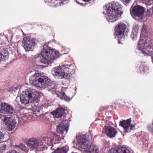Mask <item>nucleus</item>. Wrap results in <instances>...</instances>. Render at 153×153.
<instances>
[{
	"label": "nucleus",
	"mask_w": 153,
	"mask_h": 153,
	"mask_svg": "<svg viewBox=\"0 0 153 153\" xmlns=\"http://www.w3.org/2000/svg\"><path fill=\"white\" fill-rule=\"evenodd\" d=\"M103 12L108 22H113L121 17L123 13L121 6L117 2H112L104 7Z\"/></svg>",
	"instance_id": "nucleus-1"
},
{
	"label": "nucleus",
	"mask_w": 153,
	"mask_h": 153,
	"mask_svg": "<svg viewBox=\"0 0 153 153\" xmlns=\"http://www.w3.org/2000/svg\"><path fill=\"white\" fill-rule=\"evenodd\" d=\"M59 51L55 49L51 48L48 46V44H45L39 56V60L42 63L49 65L53 62L54 60L59 57L60 55Z\"/></svg>",
	"instance_id": "nucleus-2"
},
{
	"label": "nucleus",
	"mask_w": 153,
	"mask_h": 153,
	"mask_svg": "<svg viewBox=\"0 0 153 153\" xmlns=\"http://www.w3.org/2000/svg\"><path fill=\"white\" fill-rule=\"evenodd\" d=\"M76 146L86 153H98V147L94 144H91L84 134H79L76 136Z\"/></svg>",
	"instance_id": "nucleus-3"
},
{
	"label": "nucleus",
	"mask_w": 153,
	"mask_h": 153,
	"mask_svg": "<svg viewBox=\"0 0 153 153\" xmlns=\"http://www.w3.org/2000/svg\"><path fill=\"white\" fill-rule=\"evenodd\" d=\"M71 65H63L54 67L51 70V74L55 77L70 80L75 73V70L70 68Z\"/></svg>",
	"instance_id": "nucleus-4"
},
{
	"label": "nucleus",
	"mask_w": 153,
	"mask_h": 153,
	"mask_svg": "<svg viewBox=\"0 0 153 153\" xmlns=\"http://www.w3.org/2000/svg\"><path fill=\"white\" fill-rule=\"evenodd\" d=\"M39 94L34 89H27L20 95V99L22 104H26L30 102H33L35 105L38 106Z\"/></svg>",
	"instance_id": "nucleus-5"
},
{
	"label": "nucleus",
	"mask_w": 153,
	"mask_h": 153,
	"mask_svg": "<svg viewBox=\"0 0 153 153\" xmlns=\"http://www.w3.org/2000/svg\"><path fill=\"white\" fill-rule=\"evenodd\" d=\"M39 74L35 73L30 76L29 82L35 87L41 88L43 86L48 87L51 85V80L46 76H39Z\"/></svg>",
	"instance_id": "nucleus-6"
},
{
	"label": "nucleus",
	"mask_w": 153,
	"mask_h": 153,
	"mask_svg": "<svg viewBox=\"0 0 153 153\" xmlns=\"http://www.w3.org/2000/svg\"><path fill=\"white\" fill-rule=\"evenodd\" d=\"M152 42L150 38L148 40H146L143 43L138 44V49L144 56H149V54L146 52V51L149 53V57L152 59L153 63V45H151Z\"/></svg>",
	"instance_id": "nucleus-7"
},
{
	"label": "nucleus",
	"mask_w": 153,
	"mask_h": 153,
	"mask_svg": "<svg viewBox=\"0 0 153 153\" xmlns=\"http://www.w3.org/2000/svg\"><path fill=\"white\" fill-rule=\"evenodd\" d=\"M36 44L35 39L31 38L30 36L24 37L22 42V46L26 51H33Z\"/></svg>",
	"instance_id": "nucleus-8"
},
{
	"label": "nucleus",
	"mask_w": 153,
	"mask_h": 153,
	"mask_svg": "<svg viewBox=\"0 0 153 153\" xmlns=\"http://www.w3.org/2000/svg\"><path fill=\"white\" fill-rule=\"evenodd\" d=\"M145 11V9L143 7L139 5H137L131 7L130 13L132 16L136 20V17L141 18Z\"/></svg>",
	"instance_id": "nucleus-9"
},
{
	"label": "nucleus",
	"mask_w": 153,
	"mask_h": 153,
	"mask_svg": "<svg viewBox=\"0 0 153 153\" xmlns=\"http://www.w3.org/2000/svg\"><path fill=\"white\" fill-rule=\"evenodd\" d=\"M17 111L9 104L0 102V113L5 114H16Z\"/></svg>",
	"instance_id": "nucleus-10"
},
{
	"label": "nucleus",
	"mask_w": 153,
	"mask_h": 153,
	"mask_svg": "<svg viewBox=\"0 0 153 153\" xmlns=\"http://www.w3.org/2000/svg\"><path fill=\"white\" fill-rule=\"evenodd\" d=\"M120 125L124 128L125 132H129L131 130L135 129V123L134 122H132L131 120L129 119L120 121Z\"/></svg>",
	"instance_id": "nucleus-11"
},
{
	"label": "nucleus",
	"mask_w": 153,
	"mask_h": 153,
	"mask_svg": "<svg viewBox=\"0 0 153 153\" xmlns=\"http://www.w3.org/2000/svg\"><path fill=\"white\" fill-rule=\"evenodd\" d=\"M3 121L7 130L9 131L14 130L17 124L16 120L14 118L5 117L3 119Z\"/></svg>",
	"instance_id": "nucleus-12"
},
{
	"label": "nucleus",
	"mask_w": 153,
	"mask_h": 153,
	"mask_svg": "<svg viewBox=\"0 0 153 153\" xmlns=\"http://www.w3.org/2000/svg\"><path fill=\"white\" fill-rule=\"evenodd\" d=\"M126 29L128 30L126 28V25L124 23H122L117 24L115 29L114 34L116 37L118 38H122Z\"/></svg>",
	"instance_id": "nucleus-13"
},
{
	"label": "nucleus",
	"mask_w": 153,
	"mask_h": 153,
	"mask_svg": "<svg viewBox=\"0 0 153 153\" xmlns=\"http://www.w3.org/2000/svg\"><path fill=\"white\" fill-rule=\"evenodd\" d=\"M69 123L66 120H64L62 122L56 125L57 132L61 134H62L64 131L65 132L66 134L68 130Z\"/></svg>",
	"instance_id": "nucleus-14"
},
{
	"label": "nucleus",
	"mask_w": 153,
	"mask_h": 153,
	"mask_svg": "<svg viewBox=\"0 0 153 153\" xmlns=\"http://www.w3.org/2000/svg\"><path fill=\"white\" fill-rule=\"evenodd\" d=\"M42 144L40 142V140L38 139L32 138L29 139L27 142V146L28 147L33 150L37 147L42 148Z\"/></svg>",
	"instance_id": "nucleus-15"
},
{
	"label": "nucleus",
	"mask_w": 153,
	"mask_h": 153,
	"mask_svg": "<svg viewBox=\"0 0 153 153\" xmlns=\"http://www.w3.org/2000/svg\"><path fill=\"white\" fill-rule=\"evenodd\" d=\"M102 132L111 138L114 137L117 133V130L110 126H104L103 128Z\"/></svg>",
	"instance_id": "nucleus-16"
},
{
	"label": "nucleus",
	"mask_w": 153,
	"mask_h": 153,
	"mask_svg": "<svg viewBox=\"0 0 153 153\" xmlns=\"http://www.w3.org/2000/svg\"><path fill=\"white\" fill-rule=\"evenodd\" d=\"M53 141V137L50 135L43 137L42 140H40V142L42 144V148H46L48 146L52 144Z\"/></svg>",
	"instance_id": "nucleus-17"
},
{
	"label": "nucleus",
	"mask_w": 153,
	"mask_h": 153,
	"mask_svg": "<svg viewBox=\"0 0 153 153\" xmlns=\"http://www.w3.org/2000/svg\"><path fill=\"white\" fill-rule=\"evenodd\" d=\"M148 32L146 30V26H143L140 35V41L138 43H139V45L145 41L146 40H148L149 38H148L147 35H148Z\"/></svg>",
	"instance_id": "nucleus-18"
},
{
	"label": "nucleus",
	"mask_w": 153,
	"mask_h": 153,
	"mask_svg": "<svg viewBox=\"0 0 153 153\" xmlns=\"http://www.w3.org/2000/svg\"><path fill=\"white\" fill-rule=\"evenodd\" d=\"M108 153H131V152L126 147H120L118 149L112 148L108 151Z\"/></svg>",
	"instance_id": "nucleus-19"
},
{
	"label": "nucleus",
	"mask_w": 153,
	"mask_h": 153,
	"mask_svg": "<svg viewBox=\"0 0 153 153\" xmlns=\"http://www.w3.org/2000/svg\"><path fill=\"white\" fill-rule=\"evenodd\" d=\"M56 109L58 115H71V111L67 108L59 107Z\"/></svg>",
	"instance_id": "nucleus-20"
},
{
	"label": "nucleus",
	"mask_w": 153,
	"mask_h": 153,
	"mask_svg": "<svg viewBox=\"0 0 153 153\" xmlns=\"http://www.w3.org/2000/svg\"><path fill=\"white\" fill-rule=\"evenodd\" d=\"M139 29L138 25L135 24L133 25L132 32L130 35V37L133 40H136L138 33Z\"/></svg>",
	"instance_id": "nucleus-21"
},
{
	"label": "nucleus",
	"mask_w": 153,
	"mask_h": 153,
	"mask_svg": "<svg viewBox=\"0 0 153 153\" xmlns=\"http://www.w3.org/2000/svg\"><path fill=\"white\" fill-rule=\"evenodd\" d=\"M37 115H23L22 118L19 119V121L21 122H24L26 121L27 119L30 121H33L37 118Z\"/></svg>",
	"instance_id": "nucleus-22"
},
{
	"label": "nucleus",
	"mask_w": 153,
	"mask_h": 153,
	"mask_svg": "<svg viewBox=\"0 0 153 153\" xmlns=\"http://www.w3.org/2000/svg\"><path fill=\"white\" fill-rule=\"evenodd\" d=\"M56 94L57 96L59 97L60 99L63 100L67 102L70 101L72 98V97L70 98L69 96H67L65 93L63 92H61L59 94L56 93Z\"/></svg>",
	"instance_id": "nucleus-23"
},
{
	"label": "nucleus",
	"mask_w": 153,
	"mask_h": 153,
	"mask_svg": "<svg viewBox=\"0 0 153 153\" xmlns=\"http://www.w3.org/2000/svg\"><path fill=\"white\" fill-rule=\"evenodd\" d=\"M139 69L140 73H145L148 71L149 68L144 62L141 63V65L139 66Z\"/></svg>",
	"instance_id": "nucleus-24"
},
{
	"label": "nucleus",
	"mask_w": 153,
	"mask_h": 153,
	"mask_svg": "<svg viewBox=\"0 0 153 153\" xmlns=\"http://www.w3.org/2000/svg\"><path fill=\"white\" fill-rule=\"evenodd\" d=\"M68 151V148L66 147H64L60 149L57 148L54 152L52 153H67Z\"/></svg>",
	"instance_id": "nucleus-25"
},
{
	"label": "nucleus",
	"mask_w": 153,
	"mask_h": 153,
	"mask_svg": "<svg viewBox=\"0 0 153 153\" xmlns=\"http://www.w3.org/2000/svg\"><path fill=\"white\" fill-rule=\"evenodd\" d=\"M53 117L57 119V121L60 120L61 121H62V119H64L65 117V115H53Z\"/></svg>",
	"instance_id": "nucleus-26"
},
{
	"label": "nucleus",
	"mask_w": 153,
	"mask_h": 153,
	"mask_svg": "<svg viewBox=\"0 0 153 153\" xmlns=\"http://www.w3.org/2000/svg\"><path fill=\"white\" fill-rule=\"evenodd\" d=\"M4 134L0 131V143L5 141L6 140L4 139Z\"/></svg>",
	"instance_id": "nucleus-27"
},
{
	"label": "nucleus",
	"mask_w": 153,
	"mask_h": 153,
	"mask_svg": "<svg viewBox=\"0 0 153 153\" xmlns=\"http://www.w3.org/2000/svg\"><path fill=\"white\" fill-rule=\"evenodd\" d=\"M125 5L128 4L130 1L131 0H120Z\"/></svg>",
	"instance_id": "nucleus-28"
},
{
	"label": "nucleus",
	"mask_w": 153,
	"mask_h": 153,
	"mask_svg": "<svg viewBox=\"0 0 153 153\" xmlns=\"http://www.w3.org/2000/svg\"><path fill=\"white\" fill-rule=\"evenodd\" d=\"M113 112L112 111H105V115H109L110 114H113Z\"/></svg>",
	"instance_id": "nucleus-29"
},
{
	"label": "nucleus",
	"mask_w": 153,
	"mask_h": 153,
	"mask_svg": "<svg viewBox=\"0 0 153 153\" xmlns=\"http://www.w3.org/2000/svg\"><path fill=\"white\" fill-rule=\"evenodd\" d=\"M51 115H58L57 111H56V109L55 110H54L51 112Z\"/></svg>",
	"instance_id": "nucleus-30"
},
{
	"label": "nucleus",
	"mask_w": 153,
	"mask_h": 153,
	"mask_svg": "<svg viewBox=\"0 0 153 153\" xmlns=\"http://www.w3.org/2000/svg\"><path fill=\"white\" fill-rule=\"evenodd\" d=\"M25 147L23 145H20L19 148L20 149L22 150H23L25 149Z\"/></svg>",
	"instance_id": "nucleus-31"
},
{
	"label": "nucleus",
	"mask_w": 153,
	"mask_h": 153,
	"mask_svg": "<svg viewBox=\"0 0 153 153\" xmlns=\"http://www.w3.org/2000/svg\"><path fill=\"white\" fill-rule=\"evenodd\" d=\"M6 148V146L5 145H2L0 147V149L1 150H4Z\"/></svg>",
	"instance_id": "nucleus-32"
},
{
	"label": "nucleus",
	"mask_w": 153,
	"mask_h": 153,
	"mask_svg": "<svg viewBox=\"0 0 153 153\" xmlns=\"http://www.w3.org/2000/svg\"><path fill=\"white\" fill-rule=\"evenodd\" d=\"M7 153H17V152L16 151L13 150L10 152H7Z\"/></svg>",
	"instance_id": "nucleus-33"
},
{
	"label": "nucleus",
	"mask_w": 153,
	"mask_h": 153,
	"mask_svg": "<svg viewBox=\"0 0 153 153\" xmlns=\"http://www.w3.org/2000/svg\"><path fill=\"white\" fill-rule=\"evenodd\" d=\"M115 105V106H120V104L119 103H117V102H115L114 103Z\"/></svg>",
	"instance_id": "nucleus-34"
},
{
	"label": "nucleus",
	"mask_w": 153,
	"mask_h": 153,
	"mask_svg": "<svg viewBox=\"0 0 153 153\" xmlns=\"http://www.w3.org/2000/svg\"><path fill=\"white\" fill-rule=\"evenodd\" d=\"M150 12H152V13L153 14V6L150 9Z\"/></svg>",
	"instance_id": "nucleus-35"
},
{
	"label": "nucleus",
	"mask_w": 153,
	"mask_h": 153,
	"mask_svg": "<svg viewBox=\"0 0 153 153\" xmlns=\"http://www.w3.org/2000/svg\"><path fill=\"white\" fill-rule=\"evenodd\" d=\"M75 1H76V2L78 4H82V5H83V4L82 3H80L79 1H78V0H75Z\"/></svg>",
	"instance_id": "nucleus-36"
},
{
	"label": "nucleus",
	"mask_w": 153,
	"mask_h": 153,
	"mask_svg": "<svg viewBox=\"0 0 153 153\" xmlns=\"http://www.w3.org/2000/svg\"><path fill=\"white\" fill-rule=\"evenodd\" d=\"M133 114H138V113H137L135 112V110L134 109Z\"/></svg>",
	"instance_id": "nucleus-37"
},
{
	"label": "nucleus",
	"mask_w": 153,
	"mask_h": 153,
	"mask_svg": "<svg viewBox=\"0 0 153 153\" xmlns=\"http://www.w3.org/2000/svg\"><path fill=\"white\" fill-rule=\"evenodd\" d=\"M67 53V52L64 53H63L61 54V55L65 54Z\"/></svg>",
	"instance_id": "nucleus-38"
},
{
	"label": "nucleus",
	"mask_w": 153,
	"mask_h": 153,
	"mask_svg": "<svg viewBox=\"0 0 153 153\" xmlns=\"http://www.w3.org/2000/svg\"><path fill=\"white\" fill-rule=\"evenodd\" d=\"M118 43H120V41H119V39H118Z\"/></svg>",
	"instance_id": "nucleus-39"
},
{
	"label": "nucleus",
	"mask_w": 153,
	"mask_h": 153,
	"mask_svg": "<svg viewBox=\"0 0 153 153\" xmlns=\"http://www.w3.org/2000/svg\"><path fill=\"white\" fill-rule=\"evenodd\" d=\"M128 104V102H126V103H125V105H126L127 106V104Z\"/></svg>",
	"instance_id": "nucleus-40"
},
{
	"label": "nucleus",
	"mask_w": 153,
	"mask_h": 153,
	"mask_svg": "<svg viewBox=\"0 0 153 153\" xmlns=\"http://www.w3.org/2000/svg\"><path fill=\"white\" fill-rule=\"evenodd\" d=\"M67 50H68V52L69 51V49H67Z\"/></svg>",
	"instance_id": "nucleus-41"
},
{
	"label": "nucleus",
	"mask_w": 153,
	"mask_h": 153,
	"mask_svg": "<svg viewBox=\"0 0 153 153\" xmlns=\"http://www.w3.org/2000/svg\"><path fill=\"white\" fill-rule=\"evenodd\" d=\"M55 91L56 92L57 91L56 89H55Z\"/></svg>",
	"instance_id": "nucleus-42"
},
{
	"label": "nucleus",
	"mask_w": 153,
	"mask_h": 153,
	"mask_svg": "<svg viewBox=\"0 0 153 153\" xmlns=\"http://www.w3.org/2000/svg\"><path fill=\"white\" fill-rule=\"evenodd\" d=\"M40 115H44V114H41Z\"/></svg>",
	"instance_id": "nucleus-43"
},
{
	"label": "nucleus",
	"mask_w": 153,
	"mask_h": 153,
	"mask_svg": "<svg viewBox=\"0 0 153 153\" xmlns=\"http://www.w3.org/2000/svg\"><path fill=\"white\" fill-rule=\"evenodd\" d=\"M47 113H45V114H47Z\"/></svg>",
	"instance_id": "nucleus-44"
},
{
	"label": "nucleus",
	"mask_w": 153,
	"mask_h": 153,
	"mask_svg": "<svg viewBox=\"0 0 153 153\" xmlns=\"http://www.w3.org/2000/svg\"><path fill=\"white\" fill-rule=\"evenodd\" d=\"M22 33H23V34H24V33H23V31H22Z\"/></svg>",
	"instance_id": "nucleus-45"
}]
</instances>
